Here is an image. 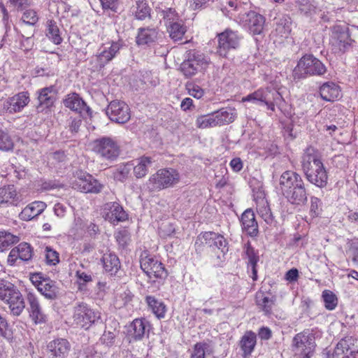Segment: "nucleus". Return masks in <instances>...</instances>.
<instances>
[{
	"mask_svg": "<svg viewBox=\"0 0 358 358\" xmlns=\"http://www.w3.org/2000/svg\"><path fill=\"white\" fill-rule=\"evenodd\" d=\"M282 194L292 205L301 206L308 200V194L301 176L296 172L286 171L280 177Z\"/></svg>",
	"mask_w": 358,
	"mask_h": 358,
	"instance_id": "f257e3e1",
	"label": "nucleus"
},
{
	"mask_svg": "<svg viewBox=\"0 0 358 358\" xmlns=\"http://www.w3.org/2000/svg\"><path fill=\"white\" fill-rule=\"evenodd\" d=\"M168 31L170 37L175 41L182 39L186 29L180 22H170L168 26Z\"/></svg>",
	"mask_w": 358,
	"mask_h": 358,
	"instance_id": "ea45409f",
	"label": "nucleus"
},
{
	"mask_svg": "<svg viewBox=\"0 0 358 358\" xmlns=\"http://www.w3.org/2000/svg\"><path fill=\"white\" fill-rule=\"evenodd\" d=\"M352 336L342 338L336 345L331 358H358V348Z\"/></svg>",
	"mask_w": 358,
	"mask_h": 358,
	"instance_id": "2eb2a0df",
	"label": "nucleus"
},
{
	"mask_svg": "<svg viewBox=\"0 0 358 358\" xmlns=\"http://www.w3.org/2000/svg\"><path fill=\"white\" fill-rule=\"evenodd\" d=\"M327 71L324 64L312 55H305L293 70L294 80H300L310 76H322Z\"/></svg>",
	"mask_w": 358,
	"mask_h": 358,
	"instance_id": "7ed1b4c3",
	"label": "nucleus"
},
{
	"mask_svg": "<svg viewBox=\"0 0 358 358\" xmlns=\"http://www.w3.org/2000/svg\"><path fill=\"white\" fill-rule=\"evenodd\" d=\"M46 207L47 205L43 201H34L21 211L19 217L23 221H29L41 214Z\"/></svg>",
	"mask_w": 358,
	"mask_h": 358,
	"instance_id": "393cba45",
	"label": "nucleus"
},
{
	"mask_svg": "<svg viewBox=\"0 0 358 358\" xmlns=\"http://www.w3.org/2000/svg\"><path fill=\"white\" fill-rule=\"evenodd\" d=\"M242 229L249 236L253 237L258 234V223L255 219L254 211L251 208L246 209L241 217Z\"/></svg>",
	"mask_w": 358,
	"mask_h": 358,
	"instance_id": "5701e85b",
	"label": "nucleus"
},
{
	"mask_svg": "<svg viewBox=\"0 0 358 358\" xmlns=\"http://www.w3.org/2000/svg\"><path fill=\"white\" fill-rule=\"evenodd\" d=\"M276 31L282 36L287 37L291 31V20L287 15L279 17L276 22Z\"/></svg>",
	"mask_w": 358,
	"mask_h": 358,
	"instance_id": "79ce46f5",
	"label": "nucleus"
},
{
	"mask_svg": "<svg viewBox=\"0 0 358 358\" xmlns=\"http://www.w3.org/2000/svg\"><path fill=\"white\" fill-rule=\"evenodd\" d=\"M71 350L69 342L64 338H57L49 342L46 347L49 358H66Z\"/></svg>",
	"mask_w": 358,
	"mask_h": 358,
	"instance_id": "aec40b11",
	"label": "nucleus"
},
{
	"mask_svg": "<svg viewBox=\"0 0 358 358\" xmlns=\"http://www.w3.org/2000/svg\"><path fill=\"white\" fill-rule=\"evenodd\" d=\"M257 306L264 312L266 315L271 313L275 299L264 296L263 292L257 293L256 295Z\"/></svg>",
	"mask_w": 358,
	"mask_h": 358,
	"instance_id": "f704fd0d",
	"label": "nucleus"
},
{
	"mask_svg": "<svg viewBox=\"0 0 358 358\" xmlns=\"http://www.w3.org/2000/svg\"><path fill=\"white\" fill-rule=\"evenodd\" d=\"M269 91L264 89H259L243 97L242 99V101H252L257 104L263 103L266 101V98L269 96Z\"/></svg>",
	"mask_w": 358,
	"mask_h": 358,
	"instance_id": "4c0bfd02",
	"label": "nucleus"
},
{
	"mask_svg": "<svg viewBox=\"0 0 358 358\" xmlns=\"http://www.w3.org/2000/svg\"><path fill=\"white\" fill-rule=\"evenodd\" d=\"M106 115L111 121L117 124H124L131 118L129 106L118 100L110 102L106 108Z\"/></svg>",
	"mask_w": 358,
	"mask_h": 358,
	"instance_id": "ddd939ff",
	"label": "nucleus"
},
{
	"mask_svg": "<svg viewBox=\"0 0 358 358\" xmlns=\"http://www.w3.org/2000/svg\"><path fill=\"white\" fill-rule=\"evenodd\" d=\"M75 178L76 180L73 183V187L81 192L97 194L103 189V185L86 172L78 171Z\"/></svg>",
	"mask_w": 358,
	"mask_h": 358,
	"instance_id": "f8f14e48",
	"label": "nucleus"
},
{
	"mask_svg": "<svg viewBox=\"0 0 358 358\" xmlns=\"http://www.w3.org/2000/svg\"><path fill=\"white\" fill-rule=\"evenodd\" d=\"M46 279L48 278H45L41 273H34L30 276L31 281L37 287V289L41 287V283L43 282Z\"/></svg>",
	"mask_w": 358,
	"mask_h": 358,
	"instance_id": "052dcab7",
	"label": "nucleus"
},
{
	"mask_svg": "<svg viewBox=\"0 0 358 358\" xmlns=\"http://www.w3.org/2000/svg\"><path fill=\"white\" fill-rule=\"evenodd\" d=\"M140 266L146 275L152 279L155 278L159 280L150 281L152 284L157 285V289H159L162 281L166 278L168 273L164 265L157 259L150 255L147 251H143L140 256Z\"/></svg>",
	"mask_w": 358,
	"mask_h": 358,
	"instance_id": "20e7f679",
	"label": "nucleus"
},
{
	"mask_svg": "<svg viewBox=\"0 0 358 358\" xmlns=\"http://www.w3.org/2000/svg\"><path fill=\"white\" fill-rule=\"evenodd\" d=\"M85 354L86 355V358H101V353L97 352L95 350V348L93 346H90L86 348L85 351Z\"/></svg>",
	"mask_w": 358,
	"mask_h": 358,
	"instance_id": "e2e57ef3",
	"label": "nucleus"
},
{
	"mask_svg": "<svg viewBox=\"0 0 358 358\" xmlns=\"http://www.w3.org/2000/svg\"><path fill=\"white\" fill-rule=\"evenodd\" d=\"M21 22L34 27L38 21L37 12L34 9H25L20 20Z\"/></svg>",
	"mask_w": 358,
	"mask_h": 358,
	"instance_id": "c03bdc74",
	"label": "nucleus"
},
{
	"mask_svg": "<svg viewBox=\"0 0 358 358\" xmlns=\"http://www.w3.org/2000/svg\"><path fill=\"white\" fill-rule=\"evenodd\" d=\"M310 202V212L313 215L317 216L320 213L319 205L320 200L317 197L313 196L311 197Z\"/></svg>",
	"mask_w": 358,
	"mask_h": 358,
	"instance_id": "680f3d73",
	"label": "nucleus"
},
{
	"mask_svg": "<svg viewBox=\"0 0 358 358\" xmlns=\"http://www.w3.org/2000/svg\"><path fill=\"white\" fill-rule=\"evenodd\" d=\"M38 290L47 299H55L59 295V288L56 282L50 278L46 279L43 282L41 283V287Z\"/></svg>",
	"mask_w": 358,
	"mask_h": 358,
	"instance_id": "c756f323",
	"label": "nucleus"
},
{
	"mask_svg": "<svg viewBox=\"0 0 358 358\" xmlns=\"http://www.w3.org/2000/svg\"><path fill=\"white\" fill-rule=\"evenodd\" d=\"M18 241L19 238L17 236L6 231H0V249L1 250Z\"/></svg>",
	"mask_w": 358,
	"mask_h": 358,
	"instance_id": "de8ad7c7",
	"label": "nucleus"
},
{
	"mask_svg": "<svg viewBox=\"0 0 358 358\" xmlns=\"http://www.w3.org/2000/svg\"><path fill=\"white\" fill-rule=\"evenodd\" d=\"M208 344L206 343H196L193 348L190 358H205L206 349Z\"/></svg>",
	"mask_w": 358,
	"mask_h": 358,
	"instance_id": "603ef678",
	"label": "nucleus"
},
{
	"mask_svg": "<svg viewBox=\"0 0 358 358\" xmlns=\"http://www.w3.org/2000/svg\"><path fill=\"white\" fill-rule=\"evenodd\" d=\"M157 36L158 31L155 28H140L136 36V43L138 45H149L155 42Z\"/></svg>",
	"mask_w": 358,
	"mask_h": 358,
	"instance_id": "a878e982",
	"label": "nucleus"
},
{
	"mask_svg": "<svg viewBox=\"0 0 358 358\" xmlns=\"http://www.w3.org/2000/svg\"><path fill=\"white\" fill-rule=\"evenodd\" d=\"M320 94L323 100L334 101L340 96L339 87L332 82L325 83L320 87Z\"/></svg>",
	"mask_w": 358,
	"mask_h": 358,
	"instance_id": "bb28decb",
	"label": "nucleus"
},
{
	"mask_svg": "<svg viewBox=\"0 0 358 358\" xmlns=\"http://www.w3.org/2000/svg\"><path fill=\"white\" fill-rule=\"evenodd\" d=\"M240 22L243 27H246L253 34H259L262 33L265 22L264 17L255 12L249 11L240 16Z\"/></svg>",
	"mask_w": 358,
	"mask_h": 358,
	"instance_id": "a211bd4d",
	"label": "nucleus"
},
{
	"mask_svg": "<svg viewBox=\"0 0 358 358\" xmlns=\"http://www.w3.org/2000/svg\"><path fill=\"white\" fill-rule=\"evenodd\" d=\"M17 196L16 189L13 185H8L0 188V203H7Z\"/></svg>",
	"mask_w": 358,
	"mask_h": 358,
	"instance_id": "37998d69",
	"label": "nucleus"
},
{
	"mask_svg": "<svg viewBox=\"0 0 358 358\" xmlns=\"http://www.w3.org/2000/svg\"><path fill=\"white\" fill-rule=\"evenodd\" d=\"M115 334L112 331H104L103 334L101 341L103 344L107 346H112L115 343Z\"/></svg>",
	"mask_w": 358,
	"mask_h": 358,
	"instance_id": "13d9d810",
	"label": "nucleus"
},
{
	"mask_svg": "<svg viewBox=\"0 0 358 358\" xmlns=\"http://www.w3.org/2000/svg\"><path fill=\"white\" fill-rule=\"evenodd\" d=\"M145 301L152 313L158 317L162 318L165 315L166 306L163 302L158 301L155 297L147 296Z\"/></svg>",
	"mask_w": 358,
	"mask_h": 358,
	"instance_id": "473e14b6",
	"label": "nucleus"
},
{
	"mask_svg": "<svg viewBox=\"0 0 358 358\" xmlns=\"http://www.w3.org/2000/svg\"><path fill=\"white\" fill-rule=\"evenodd\" d=\"M55 96L56 91L53 86L40 90L38 96V105L36 106L37 110L42 112L43 108L51 107L55 101Z\"/></svg>",
	"mask_w": 358,
	"mask_h": 358,
	"instance_id": "b1692460",
	"label": "nucleus"
},
{
	"mask_svg": "<svg viewBox=\"0 0 358 358\" xmlns=\"http://www.w3.org/2000/svg\"><path fill=\"white\" fill-rule=\"evenodd\" d=\"M257 213L266 224L271 225L274 222V217L267 202L258 207Z\"/></svg>",
	"mask_w": 358,
	"mask_h": 358,
	"instance_id": "49530a36",
	"label": "nucleus"
},
{
	"mask_svg": "<svg viewBox=\"0 0 358 358\" xmlns=\"http://www.w3.org/2000/svg\"><path fill=\"white\" fill-rule=\"evenodd\" d=\"M322 298L324 306L327 309L332 310L338 304V299L335 294L330 290H324L322 292Z\"/></svg>",
	"mask_w": 358,
	"mask_h": 358,
	"instance_id": "a18cd8bd",
	"label": "nucleus"
},
{
	"mask_svg": "<svg viewBox=\"0 0 358 358\" xmlns=\"http://www.w3.org/2000/svg\"><path fill=\"white\" fill-rule=\"evenodd\" d=\"M256 342V334L251 331H246L240 341V347L243 351L244 357L251 354L255 348Z\"/></svg>",
	"mask_w": 358,
	"mask_h": 358,
	"instance_id": "7c9ffc66",
	"label": "nucleus"
},
{
	"mask_svg": "<svg viewBox=\"0 0 358 358\" xmlns=\"http://www.w3.org/2000/svg\"><path fill=\"white\" fill-rule=\"evenodd\" d=\"M17 259H20V255L15 247L10 252L8 257V262L10 265H14Z\"/></svg>",
	"mask_w": 358,
	"mask_h": 358,
	"instance_id": "338daca9",
	"label": "nucleus"
},
{
	"mask_svg": "<svg viewBox=\"0 0 358 358\" xmlns=\"http://www.w3.org/2000/svg\"><path fill=\"white\" fill-rule=\"evenodd\" d=\"M196 250H202L203 247L211 248L213 249H221L223 250L226 248V240L223 236L213 232L206 231L199 234L195 242Z\"/></svg>",
	"mask_w": 358,
	"mask_h": 358,
	"instance_id": "4468645a",
	"label": "nucleus"
},
{
	"mask_svg": "<svg viewBox=\"0 0 358 358\" xmlns=\"http://www.w3.org/2000/svg\"><path fill=\"white\" fill-rule=\"evenodd\" d=\"M350 251L352 255L353 262H358V242L352 244Z\"/></svg>",
	"mask_w": 358,
	"mask_h": 358,
	"instance_id": "774afa93",
	"label": "nucleus"
},
{
	"mask_svg": "<svg viewBox=\"0 0 358 358\" xmlns=\"http://www.w3.org/2000/svg\"><path fill=\"white\" fill-rule=\"evenodd\" d=\"M352 41L348 28L340 26L334 27L331 44L335 52L344 53L351 45Z\"/></svg>",
	"mask_w": 358,
	"mask_h": 358,
	"instance_id": "f3484780",
	"label": "nucleus"
},
{
	"mask_svg": "<svg viewBox=\"0 0 358 358\" xmlns=\"http://www.w3.org/2000/svg\"><path fill=\"white\" fill-rule=\"evenodd\" d=\"M240 45V38L237 33L231 30L218 34V46L217 52L222 57H227L228 52L235 50Z\"/></svg>",
	"mask_w": 358,
	"mask_h": 358,
	"instance_id": "dca6fc26",
	"label": "nucleus"
},
{
	"mask_svg": "<svg viewBox=\"0 0 358 358\" xmlns=\"http://www.w3.org/2000/svg\"><path fill=\"white\" fill-rule=\"evenodd\" d=\"M0 299L9 305L14 315H20L25 307L22 295L16 287L10 282H0Z\"/></svg>",
	"mask_w": 358,
	"mask_h": 358,
	"instance_id": "39448f33",
	"label": "nucleus"
},
{
	"mask_svg": "<svg viewBox=\"0 0 358 358\" xmlns=\"http://www.w3.org/2000/svg\"><path fill=\"white\" fill-rule=\"evenodd\" d=\"M187 90L189 95L196 99L201 98L204 94L203 90L199 85L194 83H187L186 85Z\"/></svg>",
	"mask_w": 358,
	"mask_h": 358,
	"instance_id": "6e6d98bb",
	"label": "nucleus"
},
{
	"mask_svg": "<svg viewBox=\"0 0 358 358\" xmlns=\"http://www.w3.org/2000/svg\"><path fill=\"white\" fill-rule=\"evenodd\" d=\"M122 45L123 43L121 41L103 44L99 48L98 54L91 62L94 71L101 70L103 68L115 57Z\"/></svg>",
	"mask_w": 358,
	"mask_h": 358,
	"instance_id": "6e6552de",
	"label": "nucleus"
},
{
	"mask_svg": "<svg viewBox=\"0 0 358 358\" xmlns=\"http://www.w3.org/2000/svg\"><path fill=\"white\" fill-rule=\"evenodd\" d=\"M105 271L110 275L115 274L120 268L119 258L113 253H106L101 258Z\"/></svg>",
	"mask_w": 358,
	"mask_h": 358,
	"instance_id": "cd10ccee",
	"label": "nucleus"
},
{
	"mask_svg": "<svg viewBox=\"0 0 358 358\" xmlns=\"http://www.w3.org/2000/svg\"><path fill=\"white\" fill-rule=\"evenodd\" d=\"M92 150L102 159L108 162L115 161L120 153L117 142L109 136L101 137L93 141Z\"/></svg>",
	"mask_w": 358,
	"mask_h": 358,
	"instance_id": "423d86ee",
	"label": "nucleus"
},
{
	"mask_svg": "<svg viewBox=\"0 0 358 358\" xmlns=\"http://www.w3.org/2000/svg\"><path fill=\"white\" fill-rule=\"evenodd\" d=\"M302 169L306 179L318 187H324L327 184L328 175L317 150L308 147L303 153L301 162Z\"/></svg>",
	"mask_w": 358,
	"mask_h": 358,
	"instance_id": "f03ea898",
	"label": "nucleus"
},
{
	"mask_svg": "<svg viewBox=\"0 0 358 358\" xmlns=\"http://www.w3.org/2000/svg\"><path fill=\"white\" fill-rule=\"evenodd\" d=\"M13 143L8 135L0 130V150H9L13 148Z\"/></svg>",
	"mask_w": 358,
	"mask_h": 358,
	"instance_id": "5fc2aeb1",
	"label": "nucleus"
},
{
	"mask_svg": "<svg viewBox=\"0 0 358 358\" xmlns=\"http://www.w3.org/2000/svg\"><path fill=\"white\" fill-rule=\"evenodd\" d=\"M102 215L106 220L112 224L125 221L128 216L123 207L117 202L105 203L103 207Z\"/></svg>",
	"mask_w": 358,
	"mask_h": 358,
	"instance_id": "6ab92c4d",
	"label": "nucleus"
},
{
	"mask_svg": "<svg viewBox=\"0 0 358 358\" xmlns=\"http://www.w3.org/2000/svg\"><path fill=\"white\" fill-rule=\"evenodd\" d=\"M129 172V169H127L125 166L123 167H120L117 169L115 177L117 180H122L123 179H124L127 177Z\"/></svg>",
	"mask_w": 358,
	"mask_h": 358,
	"instance_id": "69168bd1",
	"label": "nucleus"
},
{
	"mask_svg": "<svg viewBox=\"0 0 358 358\" xmlns=\"http://www.w3.org/2000/svg\"><path fill=\"white\" fill-rule=\"evenodd\" d=\"M133 13L136 19L142 20L150 15V8L146 1L139 0L136 1Z\"/></svg>",
	"mask_w": 358,
	"mask_h": 358,
	"instance_id": "58836bf2",
	"label": "nucleus"
},
{
	"mask_svg": "<svg viewBox=\"0 0 358 358\" xmlns=\"http://www.w3.org/2000/svg\"><path fill=\"white\" fill-rule=\"evenodd\" d=\"M292 346L301 358H310L315 347V338L308 333H299L293 338Z\"/></svg>",
	"mask_w": 358,
	"mask_h": 358,
	"instance_id": "9d476101",
	"label": "nucleus"
},
{
	"mask_svg": "<svg viewBox=\"0 0 358 358\" xmlns=\"http://www.w3.org/2000/svg\"><path fill=\"white\" fill-rule=\"evenodd\" d=\"M245 255L248 259V262L251 266H257L259 261V257L256 255L255 250L248 243L246 247Z\"/></svg>",
	"mask_w": 358,
	"mask_h": 358,
	"instance_id": "4d7b16f0",
	"label": "nucleus"
},
{
	"mask_svg": "<svg viewBox=\"0 0 358 358\" xmlns=\"http://www.w3.org/2000/svg\"><path fill=\"white\" fill-rule=\"evenodd\" d=\"M152 160L150 157L143 156L138 159V163L134 168V173L136 178H141L144 177L148 170V167L152 164Z\"/></svg>",
	"mask_w": 358,
	"mask_h": 358,
	"instance_id": "72a5a7b5",
	"label": "nucleus"
},
{
	"mask_svg": "<svg viewBox=\"0 0 358 358\" xmlns=\"http://www.w3.org/2000/svg\"><path fill=\"white\" fill-rule=\"evenodd\" d=\"M47 36L55 44H60L62 38L59 35V29L54 20L48 21Z\"/></svg>",
	"mask_w": 358,
	"mask_h": 358,
	"instance_id": "a19ab883",
	"label": "nucleus"
},
{
	"mask_svg": "<svg viewBox=\"0 0 358 358\" xmlns=\"http://www.w3.org/2000/svg\"><path fill=\"white\" fill-rule=\"evenodd\" d=\"M27 310L31 320L36 323H44L46 320V315L43 310L38 299L32 293L27 294Z\"/></svg>",
	"mask_w": 358,
	"mask_h": 358,
	"instance_id": "412c9836",
	"label": "nucleus"
},
{
	"mask_svg": "<svg viewBox=\"0 0 358 358\" xmlns=\"http://www.w3.org/2000/svg\"><path fill=\"white\" fill-rule=\"evenodd\" d=\"M46 263L50 265H56L59 262V253L50 246L45 248Z\"/></svg>",
	"mask_w": 358,
	"mask_h": 358,
	"instance_id": "8fccbe9b",
	"label": "nucleus"
},
{
	"mask_svg": "<svg viewBox=\"0 0 358 358\" xmlns=\"http://www.w3.org/2000/svg\"><path fill=\"white\" fill-rule=\"evenodd\" d=\"M64 104L66 107L72 110L81 113L86 106L84 101L79 96L78 94L73 93L67 96L64 100Z\"/></svg>",
	"mask_w": 358,
	"mask_h": 358,
	"instance_id": "2f4dec72",
	"label": "nucleus"
},
{
	"mask_svg": "<svg viewBox=\"0 0 358 358\" xmlns=\"http://www.w3.org/2000/svg\"><path fill=\"white\" fill-rule=\"evenodd\" d=\"M299 278V271L293 268L289 270L286 274L285 278L289 282L296 281Z\"/></svg>",
	"mask_w": 358,
	"mask_h": 358,
	"instance_id": "0e129e2a",
	"label": "nucleus"
},
{
	"mask_svg": "<svg viewBox=\"0 0 358 358\" xmlns=\"http://www.w3.org/2000/svg\"><path fill=\"white\" fill-rule=\"evenodd\" d=\"M115 238L119 246L125 248L130 242V234L127 229L120 230L116 233Z\"/></svg>",
	"mask_w": 358,
	"mask_h": 358,
	"instance_id": "3c124183",
	"label": "nucleus"
},
{
	"mask_svg": "<svg viewBox=\"0 0 358 358\" xmlns=\"http://www.w3.org/2000/svg\"><path fill=\"white\" fill-rule=\"evenodd\" d=\"M16 248L20 255V259L25 262L31 259L33 252L29 244L21 243Z\"/></svg>",
	"mask_w": 358,
	"mask_h": 358,
	"instance_id": "09e8293b",
	"label": "nucleus"
},
{
	"mask_svg": "<svg viewBox=\"0 0 358 358\" xmlns=\"http://www.w3.org/2000/svg\"><path fill=\"white\" fill-rule=\"evenodd\" d=\"M73 318L76 324L87 330L101 320V313L90 308L87 303L79 302L73 308Z\"/></svg>",
	"mask_w": 358,
	"mask_h": 358,
	"instance_id": "0eeeda50",
	"label": "nucleus"
},
{
	"mask_svg": "<svg viewBox=\"0 0 358 358\" xmlns=\"http://www.w3.org/2000/svg\"><path fill=\"white\" fill-rule=\"evenodd\" d=\"M133 333L132 336L135 340H141L145 336L146 332H149L150 324L144 318L135 319L131 324Z\"/></svg>",
	"mask_w": 358,
	"mask_h": 358,
	"instance_id": "c85d7f7f",
	"label": "nucleus"
},
{
	"mask_svg": "<svg viewBox=\"0 0 358 358\" xmlns=\"http://www.w3.org/2000/svg\"><path fill=\"white\" fill-rule=\"evenodd\" d=\"M179 180L180 176L177 171L173 169H162L150 178L149 183L153 190H160L173 186Z\"/></svg>",
	"mask_w": 358,
	"mask_h": 358,
	"instance_id": "1a4fd4ad",
	"label": "nucleus"
},
{
	"mask_svg": "<svg viewBox=\"0 0 358 358\" xmlns=\"http://www.w3.org/2000/svg\"><path fill=\"white\" fill-rule=\"evenodd\" d=\"M175 232V227L169 222H164L159 227V234L161 237L166 238Z\"/></svg>",
	"mask_w": 358,
	"mask_h": 358,
	"instance_id": "864d4df0",
	"label": "nucleus"
},
{
	"mask_svg": "<svg viewBox=\"0 0 358 358\" xmlns=\"http://www.w3.org/2000/svg\"><path fill=\"white\" fill-rule=\"evenodd\" d=\"M215 114L217 116L219 125L231 123L236 118L234 109L232 108H222L215 112Z\"/></svg>",
	"mask_w": 358,
	"mask_h": 358,
	"instance_id": "c9c22d12",
	"label": "nucleus"
},
{
	"mask_svg": "<svg viewBox=\"0 0 358 358\" xmlns=\"http://www.w3.org/2000/svg\"><path fill=\"white\" fill-rule=\"evenodd\" d=\"M196 125L199 129H206L218 126V121L215 113L206 115H200L196 120Z\"/></svg>",
	"mask_w": 358,
	"mask_h": 358,
	"instance_id": "e433bc0d",
	"label": "nucleus"
},
{
	"mask_svg": "<svg viewBox=\"0 0 358 358\" xmlns=\"http://www.w3.org/2000/svg\"><path fill=\"white\" fill-rule=\"evenodd\" d=\"M208 62L205 57L196 52L189 53L188 57L180 64V71L186 78H192L203 72Z\"/></svg>",
	"mask_w": 358,
	"mask_h": 358,
	"instance_id": "9b49d317",
	"label": "nucleus"
},
{
	"mask_svg": "<svg viewBox=\"0 0 358 358\" xmlns=\"http://www.w3.org/2000/svg\"><path fill=\"white\" fill-rule=\"evenodd\" d=\"M10 3L17 10H25L30 6L29 0H9Z\"/></svg>",
	"mask_w": 358,
	"mask_h": 358,
	"instance_id": "bf43d9fd",
	"label": "nucleus"
},
{
	"mask_svg": "<svg viewBox=\"0 0 358 358\" xmlns=\"http://www.w3.org/2000/svg\"><path fill=\"white\" fill-rule=\"evenodd\" d=\"M29 101L27 92H21L8 98L3 103V109L10 113L20 112Z\"/></svg>",
	"mask_w": 358,
	"mask_h": 358,
	"instance_id": "4be33fe9",
	"label": "nucleus"
}]
</instances>
